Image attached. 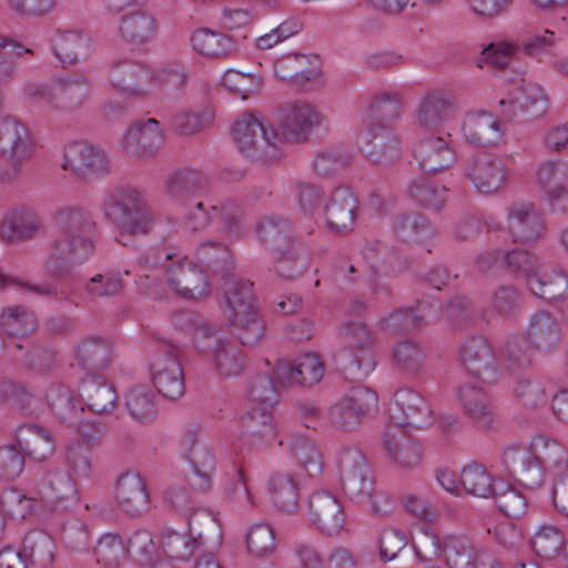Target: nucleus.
I'll return each mask as SVG.
<instances>
[{
	"label": "nucleus",
	"mask_w": 568,
	"mask_h": 568,
	"mask_svg": "<svg viewBox=\"0 0 568 568\" xmlns=\"http://www.w3.org/2000/svg\"><path fill=\"white\" fill-rule=\"evenodd\" d=\"M501 458L510 475L529 489L542 485L545 470L550 473L552 503L559 513L568 516V452L560 443L536 435L529 445L505 446Z\"/></svg>",
	"instance_id": "f257e3e1"
},
{
	"label": "nucleus",
	"mask_w": 568,
	"mask_h": 568,
	"mask_svg": "<svg viewBox=\"0 0 568 568\" xmlns=\"http://www.w3.org/2000/svg\"><path fill=\"white\" fill-rule=\"evenodd\" d=\"M58 233L48 246L45 272L53 277L69 275L94 253L97 223L82 209L68 207L57 212Z\"/></svg>",
	"instance_id": "f03ea898"
},
{
	"label": "nucleus",
	"mask_w": 568,
	"mask_h": 568,
	"mask_svg": "<svg viewBox=\"0 0 568 568\" xmlns=\"http://www.w3.org/2000/svg\"><path fill=\"white\" fill-rule=\"evenodd\" d=\"M504 266L517 276H523L529 291L537 297L555 301L568 292V277L559 267L545 264L528 250L505 252Z\"/></svg>",
	"instance_id": "7ed1b4c3"
},
{
	"label": "nucleus",
	"mask_w": 568,
	"mask_h": 568,
	"mask_svg": "<svg viewBox=\"0 0 568 568\" xmlns=\"http://www.w3.org/2000/svg\"><path fill=\"white\" fill-rule=\"evenodd\" d=\"M247 397L251 407L243 417V425L252 436L271 445L277 437L273 412L278 402V390L273 379L257 375L248 386Z\"/></svg>",
	"instance_id": "20e7f679"
},
{
	"label": "nucleus",
	"mask_w": 568,
	"mask_h": 568,
	"mask_svg": "<svg viewBox=\"0 0 568 568\" xmlns=\"http://www.w3.org/2000/svg\"><path fill=\"white\" fill-rule=\"evenodd\" d=\"M233 138L241 152L253 162L270 165L283 156L273 124L265 125L252 113H244L233 124Z\"/></svg>",
	"instance_id": "39448f33"
},
{
	"label": "nucleus",
	"mask_w": 568,
	"mask_h": 568,
	"mask_svg": "<svg viewBox=\"0 0 568 568\" xmlns=\"http://www.w3.org/2000/svg\"><path fill=\"white\" fill-rule=\"evenodd\" d=\"M464 173L476 193L495 196L514 179L515 159L508 154L478 153L467 160Z\"/></svg>",
	"instance_id": "423d86ee"
},
{
	"label": "nucleus",
	"mask_w": 568,
	"mask_h": 568,
	"mask_svg": "<svg viewBox=\"0 0 568 568\" xmlns=\"http://www.w3.org/2000/svg\"><path fill=\"white\" fill-rule=\"evenodd\" d=\"M187 205L184 225L190 231L202 232L213 223H217L223 233L231 237H239L245 231L241 207L231 199L221 202L203 199Z\"/></svg>",
	"instance_id": "0eeeda50"
},
{
	"label": "nucleus",
	"mask_w": 568,
	"mask_h": 568,
	"mask_svg": "<svg viewBox=\"0 0 568 568\" xmlns=\"http://www.w3.org/2000/svg\"><path fill=\"white\" fill-rule=\"evenodd\" d=\"M414 548L422 560H433L444 554L450 568H479L480 551L465 538L449 536L442 542L430 529H424Z\"/></svg>",
	"instance_id": "6e6552de"
},
{
	"label": "nucleus",
	"mask_w": 568,
	"mask_h": 568,
	"mask_svg": "<svg viewBox=\"0 0 568 568\" xmlns=\"http://www.w3.org/2000/svg\"><path fill=\"white\" fill-rule=\"evenodd\" d=\"M106 217L119 229L118 242L123 246H136L142 234V196L140 191L122 189L104 201Z\"/></svg>",
	"instance_id": "1a4fd4ad"
},
{
	"label": "nucleus",
	"mask_w": 568,
	"mask_h": 568,
	"mask_svg": "<svg viewBox=\"0 0 568 568\" xmlns=\"http://www.w3.org/2000/svg\"><path fill=\"white\" fill-rule=\"evenodd\" d=\"M33 151L34 142L29 128L16 118L0 116V160L6 163L2 176L17 180Z\"/></svg>",
	"instance_id": "9d476101"
},
{
	"label": "nucleus",
	"mask_w": 568,
	"mask_h": 568,
	"mask_svg": "<svg viewBox=\"0 0 568 568\" xmlns=\"http://www.w3.org/2000/svg\"><path fill=\"white\" fill-rule=\"evenodd\" d=\"M341 338L345 371L358 379L367 377L376 367L371 331L361 322H348L341 328Z\"/></svg>",
	"instance_id": "9b49d317"
},
{
	"label": "nucleus",
	"mask_w": 568,
	"mask_h": 568,
	"mask_svg": "<svg viewBox=\"0 0 568 568\" xmlns=\"http://www.w3.org/2000/svg\"><path fill=\"white\" fill-rule=\"evenodd\" d=\"M153 263H162L169 286L181 297L196 300L209 294L210 286L205 274L186 257L163 252Z\"/></svg>",
	"instance_id": "f8f14e48"
},
{
	"label": "nucleus",
	"mask_w": 568,
	"mask_h": 568,
	"mask_svg": "<svg viewBox=\"0 0 568 568\" xmlns=\"http://www.w3.org/2000/svg\"><path fill=\"white\" fill-rule=\"evenodd\" d=\"M324 119V114L308 102L298 101L285 105L280 110L274 125L278 149L283 150L285 142H305Z\"/></svg>",
	"instance_id": "ddd939ff"
},
{
	"label": "nucleus",
	"mask_w": 568,
	"mask_h": 568,
	"mask_svg": "<svg viewBox=\"0 0 568 568\" xmlns=\"http://www.w3.org/2000/svg\"><path fill=\"white\" fill-rule=\"evenodd\" d=\"M194 343L205 351L212 349L213 364L222 377H236L245 367V357L241 349L221 337V329L211 325L196 327Z\"/></svg>",
	"instance_id": "4468645a"
},
{
	"label": "nucleus",
	"mask_w": 568,
	"mask_h": 568,
	"mask_svg": "<svg viewBox=\"0 0 568 568\" xmlns=\"http://www.w3.org/2000/svg\"><path fill=\"white\" fill-rule=\"evenodd\" d=\"M459 361L466 372L484 384L497 382L499 366L489 342L480 335L466 336L459 346Z\"/></svg>",
	"instance_id": "2eb2a0df"
},
{
	"label": "nucleus",
	"mask_w": 568,
	"mask_h": 568,
	"mask_svg": "<svg viewBox=\"0 0 568 568\" xmlns=\"http://www.w3.org/2000/svg\"><path fill=\"white\" fill-rule=\"evenodd\" d=\"M176 348L165 345L150 359V379L160 395L176 400L185 393L184 373L176 357Z\"/></svg>",
	"instance_id": "dca6fc26"
},
{
	"label": "nucleus",
	"mask_w": 568,
	"mask_h": 568,
	"mask_svg": "<svg viewBox=\"0 0 568 568\" xmlns=\"http://www.w3.org/2000/svg\"><path fill=\"white\" fill-rule=\"evenodd\" d=\"M337 465L343 490L351 499L362 500L371 496L373 490L371 469L357 447L342 448Z\"/></svg>",
	"instance_id": "f3484780"
},
{
	"label": "nucleus",
	"mask_w": 568,
	"mask_h": 568,
	"mask_svg": "<svg viewBox=\"0 0 568 568\" xmlns=\"http://www.w3.org/2000/svg\"><path fill=\"white\" fill-rule=\"evenodd\" d=\"M457 112V103L452 91L435 88L427 90L417 100L414 122L424 131H436L452 120Z\"/></svg>",
	"instance_id": "a211bd4d"
},
{
	"label": "nucleus",
	"mask_w": 568,
	"mask_h": 568,
	"mask_svg": "<svg viewBox=\"0 0 568 568\" xmlns=\"http://www.w3.org/2000/svg\"><path fill=\"white\" fill-rule=\"evenodd\" d=\"M393 428L412 427L420 429L433 423L428 402L416 390L403 387L396 390L389 406Z\"/></svg>",
	"instance_id": "6ab92c4d"
},
{
	"label": "nucleus",
	"mask_w": 568,
	"mask_h": 568,
	"mask_svg": "<svg viewBox=\"0 0 568 568\" xmlns=\"http://www.w3.org/2000/svg\"><path fill=\"white\" fill-rule=\"evenodd\" d=\"M548 103L544 88L536 83L523 84L499 100L501 115L509 121L539 118L547 112Z\"/></svg>",
	"instance_id": "aec40b11"
},
{
	"label": "nucleus",
	"mask_w": 568,
	"mask_h": 568,
	"mask_svg": "<svg viewBox=\"0 0 568 568\" xmlns=\"http://www.w3.org/2000/svg\"><path fill=\"white\" fill-rule=\"evenodd\" d=\"M507 232L513 242L534 243L546 232L542 214L531 202H515L506 210Z\"/></svg>",
	"instance_id": "412c9836"
},
{
	"label": "nucleus",
	"mask_w": 568,
	"mask_h": 568,
	"mask_svg": "<svg viewBox=\"0 0 568 568\" xmlns=\"http://www.w3.org/2000/svg\"><path fill=\"white\" fill-rule=\"evenodd\" d=\"M202 546L201 535H182L165 528L150 538L149 544L144 546V556H163L176 561H189Z\"/></svg>",
	"instance_id": "4be33fe9"
},
{
	"label": "nucleus",
	"mask_w": 568,
	"mask_h": 568,
	"mask_svg": "<svg viewBox=\"0 0 568 568\" xmlns=\"http://www.w3.org/2000/svg\"><path fill=\"white\" fill-rule=\"evenodd\" d=\"M307 507L311 521L323 534L334 536L342 531L345 516L341 501L333 493L324 489L315 491Z\"/></svg>",
	"instance_id": "5701e85b"
},
{
	"label": "nucleus",
	"mask_w": 568,
	"mask_h": 568,
	"mask_svg": "<svg viewBox=\"0 0 568 568\" xmlns=\"http://www.w3.org/2000/svg\"><path fill=\"white\" fill-rule=\"evenodd\" d=\"M325 368L320 356L307 353L296 364L288 361L278 362L274 367V376L283 386L310 387L317 384L324 376Z\"/></svg>",
	"instance_id": "b1692460"
},
{
	"label": "nucleus",
	"mask_w": 568,
	"mask_h": 568,
	"mask_svg": "<svg viewBox=\"0 0 568 568\" xmlns=\"http://www.w3.org/2000/svg\"><path fill=\"white\" fill-rule=\"evenodd\" d=\"M184 455L194 474V486L201 491L211 488L215 474V455L194 432H186L182 439Z\"/></svg>",
	"instance_id": "393cba45"
},
{
	"label": "nucleus",
	"mask_w": 568,
	"mask_h": 568,
	"mask_svg": "<svg viewBox=\"0 0 568 568\" xmlns=\"http://www.w3.org/2000/svg\"><path fill=\"white\" fill-rule=\"evenodd\" d=\"M357 144L361 152L375 163H389L399 155L397 136L379 124L362 130L357 136Z\"/></svg>",
	"instance_id": "a878e982"
},
{
	"label": "nucleus",
	"mask_w": 568,
	"mask_h": 568,
	"mask_svg": "<svg viewBox=\"0 0 568 568\" xmlns=\"http://www.w3.org/2000/svg\"><path fill=\"white\" fill-rule=\"evenodd\" d=\"M357 206V199L349 187H336L324 204L328 229L337 234L352 231L356 222Z\"/></svg>",
	"instance_id": "bb28decb"
},
{
	"label": "nucleus",
	"mask_w": 568,
	"mask_h": 568,
	"mask_svg": "<svg viewBox=\"0 0 568 568\" xmlns=\"http://www.w3.org/2000/svg\"><path fill=\"white\" fill-rule=\"evenodd\" d=\"M63 169H70L79 176L88 173H108L110 161L104 151L83 141L70 143L64 151Z\"/></svg>",
	"instance_id": "cd10ccee"
},
{
	"label": "nucleus",
	"mask_w": 568,
	"mask_h": 568,
	"mask_svg": "<svg viewBox=\"0 0 568 568\" xmlns=\"http://www.w3.org/2000/svg\"><path fill=\"white\" fill-rule=\"evenodd\" d=\"M414 158L419 168L428 173L442 172L456 162L455 151L444 136L420 140L414 149Z\"/></svg>",
	"instance_id": "c85d7f7f"
},
{
	"label": "nucleus",
	"mask_w": 568,
	"mask_h": 568,
	"mask_svg": "<svg viewBox=\"0 0 568 568\" xmlns=\"http://www.w3.org/2000/svg\"><path fill=\"white\" fill-rule=\"evenodd\" d=\"M464 139L474 145H496L504 138V130L497 116L489 112H470L462 122Z\"/></svg>",
	"instance_id": "c756f323"
},
{
	"label": "nucleus",
	"mask_w": 568,
	"mask_h": 568,
	"mask_svg": "<svg viewBox=\"0 0 568 568\" xmlns=\"http://www.w3.org/2000/svg\"><path fill=\"white\" fill-rule=\"evenodd\" d=\"M383 445L386 454L400 468L412 469L422 459V447L403 429L389 427L384 435Z\"/></svg>",
	"instance_id": "7c9ffc66"
},
{
	"label": "nucleus",
	"mask_w": 568,
	"mask_h": 568,
	"mask_svg": "<svg viewBox=\"0 0 568 568\" xmlns=\"http://www.w3.org/2000/svg\"><path fill=\"white\" fill-rule=\"evenodd\" d=\"M527 338L534 349L548 353L561 341L560 324L550 313L537 311L530 316Z\"/></svg>",
	"instance_id": "2f4dec72"
},
{
	"label": "nucleus",
	"mask_w": 568,
	"mask_h": 568,
	"mask_svg": "<svg viewBox=\"0 0 568 568\" xmlns=\"http://www.w3.org/2000/svg\"><path fill=\"white\" fill-rule=\"evenodd\" d=\"M458 399L465 413L478 426L487 427L495 419L493 397L485 388L465 384L458 389Z\"/></svg>",
	"instance_id": "473e14b6"
},
{
	"label": "nucleus",
	"mask_w": 568,
	"mask_h": 568,
	"mask_svg": "<svg viewBox=\"0 0 568 568\" xmlns=\"http://www.w3.org/2000/svg\"><path fill=\"white\" fill-rule=\"evenodd\" d=\"M80 395L83 403L93 413L106 414L115 407V390L103 376H87L81 383Z\"/></svg>",
	"instance_id": "72a5a7b5"
},
{
	"label": "nucleus",
	"mask_w": 568,
	"mask_h": 568,
	"mask_svg": "<svg viewBox=\"0 0 568 568\" xmlns=\"http://www.w3.org/2000/svg\"><path fill=\"white\" fill-rule=\"evenodd\" d=\"M16 440L21 452L42 462L54 452V442L49 430L37 424H24L16 429Z\"/></svg>",
	"instance_id": "f704fd0d"
},
{
	"label": "nucleus",
	"mask_w": 568,
	"mask_h": 568,
	"mask_svg": "<svg viewBox=\"0 0 568 568\" xmlns=\"http://www.w3.org/2000/svg\"><path fill=\"white\" fill-rule=\"evenodd\" d=\"M436 312V304L418 301L415 307L393 312L383 321V326L393 333H408L419 327L423 322L434 317Z\"/></svg>",
	"instance_id": "c9c22d12"
},
{
	"label": "nucleus",
	"mask_w": 568,
	"mask_h": 568,
	"mask_svg": "<svg viewBox=\"0 0 568 568\" xmlns=\"http://www.w3.org/2000/svg\"><path fill=\"white\" fill-rule=\"evenodd\" d=\"M393 229L395 236L406 243L426 245L437 236L433 224L417 213L397 216Z\"/></svg>",
	"instance_id": "e433bc0d"
},
{
	"label": "nucleus",
	"mask_w": 568,
	"mask_h": 568,
	"mask_svg": "<svg viewBox=\"0 0 568 568\" xmlns=\"http://www.w3.org/2000/svg\"><path fill=\"white\" fill-rule=\"evenodd\" d=\"M536 175L538 185L550 203L566 194L568 189V163L559 160L545 161L539 165Z\"/></svg>",
	"instance_id": "4c0bfd02"
},
{
	"label": "nucleus",
	"mask_w": 568,
	"mask_h": 568,
	"mask_svg": "<svg viewBox=\"0 0 568 568\" xmlns=\"http://www.w3.org/2000/svg\"><path fill=\"white\" fill-rule=\"evenodd\" d=\"M191 42L197 53L211 58H225L237 51V43L234 39L207 28L194 31Z\"/></svg>",
	"instance_id": "58836bf2"
},
{
	"label": "nucleus",
	"mask_w": 568,
	"mask_h": 568,
	"mask_svg": "<svg viewBox=\"0 0 568 568\" xmlns=\"http://www.w3.org/2000/svg\"><path fill=\"white\" fill-rule=\"evenodd\" d=\"M460 484L463 491L480 498L491 497L497 488L505 486L503 480H495L486 468L478 464L462 469Z\"/></svg>",
	"instance_id": "ea45409f"
},
{
	"label": "nucleus",
	"mask_w": 568,
	"mask_h": 568,
	"mask_svg": "<svg viewBox=\"0 0 568 568\" xmlns=\"http://www.w3.org/2000/svg\"><path fill=\"white\" fill-rule=\"evenodd\" d=\"M142 476L138 471L123 473L116 483L119 508L131 517H138L141 508Z\"/></svg>",
	"instance_id": "a19ab883"
},
{
	"label": "nucleus",
	"mask_w": 568,
	"mask_h": 568,
	"mask_svg": "<svg viewBox=\"0 0 568 568\" xmlns=\"http://www.w3.org/2000/svg\"><path fill=\"white\" fill-rule=\"evenodd\" d=\"M203 187V176L194 170L184 169L170 174L165 182L166 195L178 203L187 204Z\"/></svg>",
	"instance_id": "79ce46f5"
},
{
	"label": "nucleus",
	"mask_w": 568,
	"mask_h": 568,
	"mask_svg": "<svg viewBox=\"0 0 568 568\" xmlns=\"http://www.w3.org/2000/svg\"><path fill=\"white\" fill-rule=\"evenodd\" d=\"M551 382L540 377H523L514 385V396L526 408H538L548 402Z\"/></svg>",
	"instance_id": "37998d69"
},
{
	"label": "nucleus",
	"mask_w": 568,
	"mask_h": 568,
	"mask_svg": "<svg viewBox=\"0 0 568 568\" xmlns=\"http://www.w3.org/2000/svg\"><path fill=\"white\" fill-rule=\"evenodd\" d=\"M57 95L70 110L81 108L90 97V81L83 74H72L54 80Z\"/></svg>",
	"instance_id": "c03bdc74"
},
{
	"label": "nucleus",
	"mask_w": 568,
	"mask_h": 568,
	"mask_svg": "<svg viewBox=\"0 0 568 568\" xmlns=\"http://www.w3.org/2000/svg\"><path fill=\"white\" fill-rule=\"evenodd\" d=\"M523 306V296L520 291L514 285L497 286L489 302V313H484L483 317L488 322L489 315H497L504 320H514Z\"/></svg>",
	"instance_id": "a18cd8bd"
},
{
	"label": "nucleus",
	"mask_w": 568,
	"mask_h": 568,
	"mask_svg": "<svg viewBox=\"0 0 568 568\" xmlns=\"http://www.w3.org/2000/svg\"><path fill=\"white\" fill-rule=\"evenodd\" d=\"M109 9L125 12L120 20V34L126 42L140 39L142 30V3L139 0H110Z\"/></svg>",
	"instance_id": "49530a36"
},
{
	"label": "nucleus",
	"mask_w": 568,
	"mask_h": 568,
	"mask_svg": "<svg viewBox=\"0 0 568 568\" xmlns=\"http://www.w3.org/2000/svg\"><path fill=\"white\" fill-rule=\"evenodd\" d=\"M291 450L298 467L311 478H318L324 470L322 453L307 437L296 436L291 442Z\"/></svg>",
	"instance_id": "de8ad7c7"
},
{
	"label": "nucleus",
	"mask_w": 568,
	"mask_h": 568,
	"mask_svg": "<svg viewBox=\"0 0 568 568\" xmlns=\"http://www.w3.org/2000/svg\"><path fill=\"white\" fill-rule=\"evenodd\" d=\"M252 286V282L234 276L225 280L224 298L229 308V318L255 307V296Z\"/></svg>",
	"instance_id": "09e8293b"
},
{
	"label": "nucleus",
	"mask_w": 568,
	"mask_h": 568,
	"mask_svg": "<svg viewBox=\"0 0 568 568\" xmlns=\"http://www.w3.org/2000/svg\"><path fill=\"white\" fill-rule=\"evenodd\" d=\"M246 550L255 559L272 557L277 548L273 527L267 523L252 525L245 536Z\"/></svg>",
	"instance_id": "8fccbe9b"
},
{
	"label": "nucleus",
	"mask_w": 568,
	"mask_h": 568,
	"mask_svg": "<svg viewBox=\"0 0 568 568\" xmlns=\"http://www.w3.org/2000/svg\"><path fill=\"white\" fill-rule=\"evenodd\" d=\"M268 494L281 511L293 513L298 505V485L290 474H277L268 481Z\"/></svg>",
	"instance_id": "3c124183"
},
{
	"label": "nucleus",
	"mask_w": 568,
	"mask_h": 568,
	"mask_svg": "<svg viewBox=\"0 0 568 568\" xmlns=\"http://www.w3.org/2000/svg\"><path fill=\"white\" fill-rule=\"evenodd\" d=\"M21 552L28 566L39 565L44 567L53 560V541L42 530H32L23 539Z\"/></svg>",
	"instance_id": "603ef678"
},
{
	"label": "nucleus",
	"mask_w": 568,
	"mask_h": 568,
	"mask_svg": "<svg viewBox=\"0 0 568 568\" xmlns=\"http://www.w3.org/2000/svg\"><path fill=\"white\" fill-rule=\"evenodd\" d=\"M77 357L79 363L91 369L108 367L112 357V345L100 337H90L78 346Z\"/></svg>",
	"instance_id": "864d4df0"
},
{
	"label": "nucleus",
	"mask_w": 568,
	"mask_h": 568,
	"mask_svg": "<svg viewBox=\"0 0 568 568\" xmlns=\"http://www.w3.org/2000/svg\"><path fill=\"white\" fill-rule=\"evenodd\" d=\"M230 324L243 345H255L266 334L265 323L257 315L255 307L243 312L241 315L230 317Z\"/></svg>",
	"instance_id": "5fc2aeb1"
},
{
	"label": "nucleus",
	"mask_w": 568,
	"mask_h": 568,
	"mask_svg": "<svg viewBox=\"0 0 568 568\" xmlns=\"http://www.w3.org/2000/svg\"><path fill=\"white\" fill-rule=\"evenodd\" d=\"M0 327L9 336H26L36 331L37 320L24 306H9L0 315Z\"/></svg>",
	"instance_id": "6e6d98bb"
},
{
	"label": "nucleus",
	"mask_w": 568,
	"mask_h": 568,
	"mask_svg": "<svg viewBox=\"0 0 568 568\" xmlns=\"http://www.w3.org/2000/svg\"><path fill=\"white\" fill-rule=\"evenodd\" d=\"M144 73L150 85L155 88L172 84L180 89L187 81L185 69L179 64L144 63Z\"/></svg>",
	"instance_id": "4d7b16f0"
},
{
	"label": "nucleus",
	"mask_w": 568,
	"mask_h": 568,
	"mask_svg": "<svg viewBox=\"0 0 568 568\" xmlns=\"http://www.w3.org/2000/svg\"><path fill=\"white\" fill-rule=\"evenodd\" d=\"M42 498L50 504L75 498V487L71 477L61 471L49 473L41 490Z\"/></svg>",
	"instance_id": "13d9d810"
},
{
	"label": "nucleus",
	"mask_w": 568,
	"mask_h": 568,
	"mask_svg": "<svg viewBox=\"0 0 568 568\" xmlns=\"http://www.w3.org/2000/svg\"><path fill=\"white\" fill-rule=\"evenodd\" d=\"M393 361L400 371L418 374L424 367L425 354L418 344L406 339L395 345Z\"/></svg>",
	"instance_id": "bf43d9fd"
},
{
	"label": "nucleus",
	"mask_w": 568,
	"mask_h": 568,
	"mask_svg": "<svg viewBox=\"0 0 568 568\" xmlns=\"http://www.w3.org/2000/svg\"><path fill=\"white\" fill-rule=\"evenodd\" d=\"M48 404L63 422L74 423L78 415L75 399L70 388L62 384H52L47 390Z\"/></svg>",
	"instance_id": "052dcab7"
},
{
	"label": "nucleus",
	"mask_w": 568,
	"mask_h": 568,
	"mask_svg": "<svg viewBox=\"0 0 568 568\" xmlns=\"http://www.w3.org/2000/svg\"><path fill=\"white\" fill-rule=\"evenodd\" d=\"M409 193L422 205L439 210L447 200L448 189L432 180L419 179L410 184Z\"/></svg>",
	"instance_id": "680f3d73"
},
{
	"label": "nucleus",
	"mask_w": 568,
	"mask_h": 568,
	"mask_svg": "<svg viewBox=\"0 0 568 568\" xmlns=\"http://www.w3.org/2000/svg\"><path fill=\"white\" fill-rule=\"evenodd\" d=\"M261 241L271 248L280 250L290 239V226L286 220L267 216L257 225Z\"/></svg>",
	"instance_id": "e2e57ef3"
},
{
	"label": "nucleus",
	"mask_w": 568,
	"mask_h": 568,
	"mask_svg": "<svg viewBox=\"0 0 568 568\" xmlns=\"http://www.w3.org/2000/svg\"><path fill=\"white\" fill-rule=\"evenodd\" d=\"M141 73L139 62L121 61L114 64L111 72V82L118 90L130 95H139L138 89Z\"/></svg>",
	"instance_id": "0e129e2a"
},
{
	"label": "nucleus",
	"mask_w": 568,
	"mask_h": 568,
	"mask_svg": "<svg viewBox=\"0 0 568 568\" xmlns=\"http://www.w3.org/2000/svg\"><path fill=\"white\" fill-rule=\"evenodd\" d=\"M564 545V537L554 526H542L531 538L534 550L546 559L556 557Z\"/></svg>",
	"instance_id": "69168bd1"
},
{
	"label": "nucleus",
	"mask_w": 568,
	"mask_h": 568,
	"mask_svg": "<svg viewBox=\"0 0 568 568\" xmlns=\"http://www.w3.org/2000/svg\"><path fill=\"white\" fill-rule=\"evenodd\" d=\"M491 497H495L498 509L508 517L518 518L526 513V497L506 484L504 487L497 488Z\"/></svg>",
	"instance_id": "338daca9"
},
{
	"label": "nucleus",
	"mask_w": 568,
	"mask_h": 568,
	"mask_svg": "<svg viewBox=\"0 0 568 568\" xmlns=\"http://www.w3.org/2000/svg\"><path fill=\"white\" fill-rule=\"evenodd\" d=\"M39 229L40 224L36 220L17 216L10 220H4L1 223L0 236L7 242L29 240L38 233Z\"/></svg>",
	"instance_id": "774afa93"
}]
</instances>
